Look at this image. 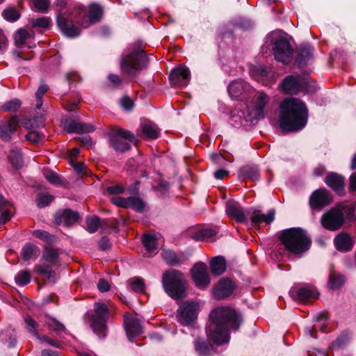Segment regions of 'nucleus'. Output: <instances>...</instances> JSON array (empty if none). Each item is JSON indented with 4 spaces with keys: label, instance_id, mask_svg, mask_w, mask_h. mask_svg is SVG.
I'll return each instance as SVG.
<instances>
[{
    "label": "nucleus",
    "instance_id": "f257e3e1",
    "mask_svg": "<svg viewBox=\"0 0 356 356\" xmlns=\"http://www.w3.org/2000/svg\"><path fill=\"white\" fill-rule=\"evenodd\" d=\"M241 323L236 312L227 307H220L211 311L206 331L214 343L222 345L229 340V329L237 330Z\"/></svg>",
    "mask_w": 356,
    "mask_h": 356
},
{
    "label": "nucleus",
    "instance_id": "f03ea898",
    "mask_svg": "<svg viewBox=\"0 0 356 356\" xmlns=\"http://www.w3.org/2000/svg\"><path fill=\"white\" fill-rule=\"evenodd\" d=\"M280 240L285 249L295 254H302L307 251L311 245V239L305 231L300 228L284 229L280 235Z\"/></svg>",
    "mask_w": 356,
    "mask_h": 356
},
{
    "label": "nucleus",
    "instance_id": "7ed1b4c3",
    "mask_svg": "<svg viewBox=\"0 0 356 356\" xmlns=\"http://www.w3.org/2000/svg\"><path fill=\"white\" fill-rule=\"evenodd\" d=\"M165 291L172 298L179 300L186 297V281L184 275L175 269L166 270L162 277Z\"/></svg>",
    "mask_w": 356,
    "mask_h": 356
},
{
    "label": "nucleus",
    "instance_id": "20e7f679",
    "mask_svg": "<svg viewBox=\"0 0 356 356\" xmlns=\"http://www.w3.org/2000/svg\"><path fill=\"white\" fill-rule=\"evenodd\" d=\"M355 209L353 206L343 204H338L325 212L321 218V225L329 231L339 229L345 222L344 214L348 217L353 215Z\"/></svg>",
    "mask_w": 356,
    "mask_h": 356
},
{
    "label": "nucleus",
    "instance_id": "39448f33",
    "mask_svg": "<svg viewBox=\"0 0 356 356\" xmlns=\"http://www.w3.org/2000/svg\"><path fill=\"white\" fill-rule=\"evenodd\" d=\"M147 63V59L144 52L136 49L124 56L120 62V70L129 76L136 75L143 70Z\"/></svg>",
    "mask_w": 356,
    "mask_h": 356
},
{
    "label": "nucleus",
    "instance_id": "423d86ee",
    "mask_svg": "<svg viewBox=\"0 0 356 356\" xmlns=\"http://www.w3.org/2000/svg\"><path fill=\"white\" fill-rule=\"evenodd\" d=\"M106 137L109 147L118 153L129 151L130 143L136 140L134 134L124 129H112L107 131Z\"/></svg>",
    "mask_w": 356,
    "mask_h": 356
},
{
    "label": "nucleus",
    "instance_id": "0eeeda50",
    "mask_svg": "<svg viewBox=\"0 0 356 356\" xmlns=\"http://www.w3.org/2000/svg\"><path fill=\"white\" fill-rule=\"evenodd\" d=\"M109 310L104 303L95 302L92 314H87L90 327L100 339L106 335V322L109 317Z\"/></svg>",
    "mask_w": 356,
    "mask_h": 356
},
{
    "label": "nucleus",
    "instance_id": "6e6552de",
    "mask_svg": "<svg viewBox=\"0 0 356 356\" xmlns=\"http://www.w3.org/2000/svg\"><path fill=\"white\" fill-rule=\"evenodd\" d=\"M307 113H280L279 127L284 132L302 129L307 122Z\"/></svg>",
    "mask_w": 356,
    "mask_h": 356
},
{
    "label": "nucleus",
    "instance_id": "1a4fd4ad",
    "mask_svg": "<svg viewBox=\"0 0 356 356\" xmlns=\"http://www.w3.org/2000/svg\"><path fill=\"white\" fill-rule=\"evenodd\" d=\"M199 305L195 302L186 301L177 310V320L182 325H191L197 318Z\"/></svg>",
    "mask_w": 356,
    "mask_h": 356
},
{
    "label": "nucleus",
    "instance_id": "9d476101",
    "mask_svg": "<svg viewBox=\"0 0 356 356\" xmlns=\"http://www.w3.org/2000/svg\"><path fill=\"white\" fill-rule=\"evenodd\" d=\"M231 124L234 127L254 125L265 118L264 113H227Z\"/></svg>",
    "mask_w": 356,
    "mask_h": 356
},
{
    "label": "nucleus",
    "instance_id": "9b49d317",
    "mask_svg": "<svg viewBox=\"0 0 356 356\" xmlns=\"http://www.w3.org/2000/svg\"><path fill=\"white\" fill-rule=\"evenodd\" d=\"M19 118L16 115L0 122V139L3 142H10L17 134Z\"/></svg>",
    "mask_w": 356,
    "mask_h": 356
},
{
    "label": "nucleus",
    "instance_id": "f8f14e48",
    "mask_svg": "<svg viewBox=\"0 0 356 356\" xmlns=\"http://www.w3.org/2000/svg\"><path fill=\"white\" fill-rule=\"evenodd\" d=\"M291 297L302 302H307L312 299H318L319 293L316 288L310 285H296L289 291Z\"/></svg>",
    "mask_w": 356,
    "mask_h": 356
},
{
    "label": "nucleus",
    "instance_id": "ddd939ff",
    "mask_svg": "<svg viewBox=\"0 0 356 356\" xmlns=\"http://www.w3.org/2000/svg\"><path fill=\"white\" fill-rule=\"evenodd\" d=\"M275 58L283 63H288L292 60V49L289 42L284 38H280L275 43L273 48Z\"/></svg>",
    "mask_w": 356,
    "mask_h": 356
},
{
    "label": "nucleus",
    "instance_id": "4468645a",
    "mask_svg": "<svg viewBox=\"0 0 356 356\" xmlns=\"http://www.w3.org/2000/svg\"><path fill=\"white\" fill-rule=\"evenodd\" d=\"M332 197L325 188L317 189L309 197V206L313 210H321L332 202Z\"/></svg>",
    "mask_w": 356,
    "mask_h": 356
},
{
    "label": "nucleus",
    "instance_id": "2eb2a0df",
    "mask_svg": "<svg viewBox=\"0 0 356 356\" xmlns=\"http://www.w3.org/2000/svg\"><path fill=\"white\" fill-rule=\"evenodd\" d=\"M191 275L197 286L207 287L210 283V278L207 266L202 262L196 264L191 269Z\"/></svg>",
    "mask_w": 356,
    "mask_h": 356
},
{
    "label": "nucleus",
    "instance_id": "dca6fc26",
    "mask_svg": "<svg viewBox=\"0 0 356 356\" xmlns=\"http://www.w3.org/2000/svg\"><path fill=\"white\" fill-rule=\"evenodd\" d=\"M171 85L175 87H182L188 85L190 81V70L188 67L181 65L172 70L170 74Z\"/></svg>",
    "mask_w": 356,
    "mask_h": 356
},
{
    "label": "nucleus",
    "instance_id": "f3484780",
    "mask_svg": "<svg viewBox=\"0 0 356 356\" xmlns=\"http://www.w3.org/2000/svg\"><path fill=\"white\" fill-rule=\"evenodd\" d=\"M64 129L68 133L86 134L90 133L95 130V127L90 123H86L79 120H74L62 121Z\"/></svg>",
    "mask_w": 356,
    "mask_h": 356
},
{
    "label": "nucleus",
    "instance_id": "a211bd4d",
    "mask_svg": "<svg viewBox=\"0 0 356 356\" xmlns=\"http://www.w3.org/2000/svg\"><path fill=\"white\" fill-rule=\"evenodd\" d=\"M275 214L274 209L268 211L266 215L256 209L247 210V216H250L251 222L254 226H259L263 222L270 225L275 219Z\"/></svg>",
    "mask_w": 356,
    "mask_h": 356
},
{
    "label": "nucleus",
    "instance_id": "6ab92c4d",
    "mask_svg": "<svg viewBox=\"0 0 356 356\" xmlns=\"http://www.w3.org/2000/svg\"><path fill=\"white\" fill-rule=\"evenodd\" d=\"M305 86V81L300 76H287L282 82V90L288 94H297Z\"/></svg>",
    "mask_w": 356,
    "mask_h": 356
},
{
    "label": "nucleus",
    "instance_id": "aec40b11",
    "mask_svg": "<svg viewBox=\"0 0 356 356\" xmlns=\"http://www.w3.org/2000/svg\"><path fill=\"white\" fill-rule=\"evenodd\" d=\"M252 90L248 83L241 79L232 81L228 86L229 94L233 99H238Z\"/></svg>",
    "mask_w": 356,
    "mask_h": 356
},
{
    "label": "nucleus",
    "instance_id": "412c9836",
    "mask_svg": "<svg viewBox=\"0 0 356 356\" xmlns=\"http://www.w3.org/2000/svg\"><path fill=\"white\" fill-rule=\"evenodd\" d=\"M79 218V215L76 211L70 209L58 211L55 215V222L56 225L64 224L65 226H71L74 224Z\"/></svg>",
    "mask_w": 356,
    "mask_h": 356
},
{
    "label": "nucleus",
    "instance_id": "4be33fe9",
    "mask_svg": "<svg viewBox=\"0 0 356 356\" xmlns=\"http://www.w3.org/2000/svg\"><path fill=\"white\" fill-rule=\"evenodd\" d=\"M24 321L27 325L26 328L29 332H31L38 339H39L41 342H45L47 344L52 346L56 348H60V343L54 340L51 339L47 336L40 335L37 331V327H38V323L31 316H27L24 318Z\"/></svg>",
    "mask_w": 356,
    "mask_h": 356
},
{
    "label": "nucleus",
    "instance_id": "5701e85b",
    "mask_svg": "<svg viewBox=\"0 0 356 356\" xmlns=\"http://www.w3.org/2000/svg\"><path fill=\"white\" fill-rule=\"evenodd\" d=\"M226 213L239 222L247 221V211H244L241 205L237 202H228L226 204Z\"/></svg>",
    "mask_w": 356,
    "mask_h": 356
},
{
    "label": "nucleus",
    "instance_id": "b1692460",
    "mask_svg": "<svg viewBox=\"0 0 356 356\" xmlns=\"http://www.w3.org/2000/svg\"><path fill=\"white\" fill-rule=\"evenodd\" d=\"M124 326L127 337L130 341H133L132 338L143 332V326L141 323L136 317L126 318L124 321Z\"/></svg>",
    "mask_w": 356,
    "mask_h": 356
},
{
    "label": "nucleus",
    "instance_id": "393cba45",
    "mask_svg": "<svg viewBox=\"0 0 356 356\" xmlns=\"http://www.w3.org/2000/svg\"><path fill=\"white\" fill-rule=\"evenodd\" d=\"M325 182L339 195L344 193V179L339 174L329 173L325 179Z\"/></svg>",
    "mask_w": 356,
    "mask_h": 356
},
{
    "label": "nucleus",
    "instance_id": "a878e982",
    "mask_svg": "<svg viewBox=\"0 0 356 356\" xmlns=\"http://www.w3.org/2000/svg\"><path fill=\"white\" fill-rule=\"evenodd\" d=\"M269 100L268 95L262 91H258L255 93L250 104H248V108L254 111H263Z\"/></svg>",
    "mask_w": 356,
    "mask_h": 356
},
{
    "label": "nucleus",
    "instance_id": "bb28decb",
    "mask_svg": "<svg viewBox=\"0 0 356 356\" xmlns=\"http://www.w3.org/2000/svg\"><path fill=\"white\" fill-rule=\"evenodd\" d=\"M281 111H307L305 104L300 99L289 97L280 104Z\"/></svg>",
    "mask_w": 356,
    "mask_h": 356
},
{
    "label": "nucleus",
    "instance_id": "cd10ccee",
    "mask_svg": "<svg viewBox=\"0 0 356 356\" xmlns=\"http://www.w3.org/2000/svg\"><path fill=\"white\" fill-rule=\"evenodd\" d=\"M233 290L234 285L232 282L229 279H222L218 282L213 293L217 299L221 300L230 296Z\"/></svg>",
    "mask_w": 356,
    "mask_h": 356
},
{
    "label": "nucleus",
    "instance_id": "c85d7f7f",
    "mask_svg": "<svg viewBox=\"0 0 356 356\" xmlns=\"http://www.w3.org/2000/svg\"><path fill=\"white\" fill-rule=\"evenodd\" d=\"M57 24L59 29L67 37H75L79 34V29L74 26L72 21L64 17H58Z\"/></svg>",
    "mask_w": 356,
    "mask_h": 356
},
{
    "label": "nucleus",
    "instance_id": "c756f323",
    "mask_svg": "<svg viewBox=\"0 0 356 356\" xmlns=\"http://www.w3.org/2000/svg\"><path fill=\"white\" fill-rule=\"evenodd\" d=\"M140 129L143 136L147 139H156L159 136L160 130L157 125L148 120L141 122Z\"/></svg>",
    "mask_w": 356,
    "mask_h": 356
},
{
    "label": "nucleus",
    "instance_id": "7c9ffc66",
    "mask_svg": "<svg viewBox=\"0 0 356 356\" xmlns=\"http://www.w3.org/2000/svg\"><path fill=\"white\" fill-rule=\"evenodd\" d=\"M336 248L341 252L350 251L353 246V241L350 236L346 233L339 234L334 240Z\"/></svg>",
    "mask_w": 356,
    "mask_h": 356
},
{
    "label": "nucleus",
    "instance_id": "2f4dec72",
    "mask_svg": "<svg viewBox=\"0 0 356 356\" xmlns=\"http://www.w3.org/2000/svg\"><path fill=\"white\" fill-rule=\"evenodd\" d=\"M19 123L26 129L33 130L44 126V119L43 115L40 113L33 117H23L19 119Z\"/></svg>",
    "mask_w": 356,
    "mask_h": 356
},
{
    "label": "nucleus",
    "instance_id": "473e14b6",
    "mask_svg": "<svg viewBox=\"0 0 356 356\" xmlns=\"http://www.w3.org/2000/svg\"><path fill=\"white\" fill-rule=\"evenodd\" d=\"M103 14L102 7L97 4H92L89 7V20L88 22H83L82 26L87 28L89 25L99 22Z\"/></svg>",
    "mask_w": 356,
    "mask_h": 356
},
{
    "label": "nucleus",
    "instance_id": "72a5a7b5",
    "mask_svg": "<svg viewBox=\"0 0 356 356\" xmlns=\"http://www.w3.org/2000/svg\"><path fill=\"white\" fill-rule=\"evenodd\" d=\"M142 241L147 250L145 254H147L148 257H152V253L156 251L158 248L157 238L155 235L146 234L143 236Z\"/></svg>",
    "mask_w": 356,
    "mask_h": 356
},
{
    "label": "nucleus",
    "instance_id": "f704fd0d",
    "mask_svg": "<svg viewBox=\"0 0 356 356\" xmlns=\"http://www.w3.org/2000/svg\"><path fill=\"white\" fill-rule=\"evenodd\" d=\"M211 273L215 275H220L226 269V264L224 257L218 256L213 258L210 261Z\"/></svg>",
    "mask_w": 356,
    "mask_h": 356
},
{
    "label": "nucleus",
    "instance_id": "c9c22d12",
    "mask_svg": "<svg viewBox=\"0 0 356 356\" xmlns=\"http://www.w3.org/2000/svg\"><path fill=\"white\" fill-rule=\"evenodd\" d=\"M21 254L22 259L27 261L33 257H38L40 254V249L35 245L26 243L22 248Z\"/></svg>",
    "mask_w": 356,
    "mask_h": 356
},
{
    "label": "nucleus",
    "instance_id": "e433bc0d",
    "mask_svg": "<svg viewBox=\"0 0 356 356\" xmlns=\"http://www.w3.org/2000/svg\"><path fill=\"white\" fill-rule=\"evenodd\" d=\"M51 264L44 261L42 264L36 265L34 267V272L46 277L50 280L55 277V271L52 270Z\"/></svg>",
    "mask_w": 356,
    "mask_h": 356
},
{
    "label": "nucleus",
    "instance_id": "4c0bfd02",
    "mask_svg": "<svg viewBox=\"0 0 356 356\" xmlns=\"http://www.w3.org/2000/svg\"><path fill=\"white\" fill-rule=\"evenodd\" d=\"M8 160L12 166L16 169H19L23 165L22 155L19 149L15 148L10 150Z\"/></svg>",
    "mask_w": 356,
    "mask_h": 356
},
{
    "label": "nucleus",
    "instance_id": "58836bf2",
    "mask_svg": "<svg viewBox=\"0 0 356 356\" xmlns=\"http://www.w3.org/2000/svg\"><path fill=\"white\" fill-rule=\"evenodd\" d=\"M195 350L200 356H208L212 350V345L202 339H196L194 342Z\"/></svg>",
    "mask_w": 356,
    "mask_h": 356
},
{
    "label": "nucleus",
    "instance_id": "ea45409f",
    "mask_svg": "<svg viewBox=\"0 0 356 356\" xmlns=\"http://www.w3.org/2000/svg\"><path fill=\"white\" fill-rule=\"evenodd\" d=\"M240 172L241 176L253 181H257L260 177L259 171L257 166H243L241 168Z\"/></svg>",
    "mask_w": 356,
    "mask_h": 356
},
{
    "label": "nucleus",
    "instance_id": "a19ab883",
    "mask_svg": "<svg viewBox=\"0 0 356 356\" xmlns=\"http://www.w3.org/2000/svg\"><path fill=\"white\" fill-rule=\"evenodd\" d=\"M161 254L163 259L170 266H177L181 264V259L172 250H163Z\"/></svg>",
    "mask_w": 356,
    "mask_h": 356
},
{
    "label": "nucleus",
    "instance_id": "79ce46f5",
    "mask_svg": "<svg viewBox=\"0 0 356 356\" xmlns=\"http://www.w3.org/2000/svg\"><path fill=\"white\" fill-rule=\"evenodd\" d=\"M58 257L57 250L52 248H46L44 249L42 260L47 263L54 265L56 263V259Z\"/></svg>",
    "mask_w": 356,
    "mask_h": 356
},
{
    "label": "nucleus",
    "instance_id": "37998d69",
    "mask_svg": "<svg viewBox=\"0 0 356 356\" xmlns=\"http://www.w3.org/2000/svg\"><path fill=\"white\" fill-rule=\"evenodd\" d=\"M216 233L214 229H203L195 232L193 238L196 241H209L211 238L214 236Z\"/></svg>",
    "mask_w": 356,
    "mask_h": 356
},
{
    "label": "nucleus",
    "instance_id": "c03bdc74",
    "mask_svg": "<svg viewBox=\"0 0 356 356\" xmlns=\"http://www.w3.org/2000/svg\"><path fill=\"white\" fill-rule=\"evenodd\" d=\"M312 49L310 47L306 46L301 48L298 57L296 58V62L298 65H305L307 60L312 56Z\"/></svg>",
    "mask_w": 356,
    "mask_h": 356
},
{
    "label": "nucleus",
    "instance_id": "a18cd8bd",
    "mask_svg": "<svg viewBox=\"0 0 356 356\" xmlns=\"http://www.w3.org/2000/svg\"><path fill=\"white\" fill-rule=\"evenodd\" d=\"M128 208H131L137 212H143L145 207V203L138 197H129Z\"/></svg>",
    "mask_w": 356,
    "mask_h": 356
},
{
    "label": "nucleus",
    "instance_id": "49530a36",
    "mask_svg": "<svg viewBox=\"0 0 356 356\" xmlns=\"http://www.w3.org/2000/svg\"><path fill=\"white\" fill-rule=\"evenodd\" d=\"M86 222L88 232L94 233L100 226L101 219L97 216H89L86 218Z\"/></svg>",
    "mask_w": 356,
    "mask_h": 356
},
{
    "label": "nucleus",
    "instance_id": "de8ad7c7",
    "mask_svg": "<svg viewBox=\"0 0 356 356\" xmlns=\"http://www.w3.org/2000/svg\"><path fill=\"white\" fill-rule=\"evenodd\" d=\"M46 325L49 330H52L56 334H59L60 332L65 330V327L64 325L53 318H49L46 321Z\"/></svg>",
    "mask_w": 356,
    "mask_h": 356
},
{
    "label": "nucleus",
    "instance_id": "09e8293b",
    "mask_svg": "<svg viewBox=\"0 0 356 356\" xmlns=\"http://www.w3.org/2000/svg\"><path fill=\"white\" fill-rule=\"evenodd\" d=\"M49 87L45 83H42L35 92L36 104L35 108L38 110L42 108V97L48 91Z\"/></svg>",
    "mask_w": 356,
    "mask_h": 356
},
{
    "label": "nucleus",
    "instance_id": "8fccbe9b",
    "mask_svg": "<svg viewBox=\"0 0 356 356\" xmlns=\"http://www.w3.org/2000/svg\"><path fill=\"white\" fill-rule=\"evenodd\" d=\"M44 135L34 130H30L26 135V139L33 143L38 144L44 141Z\"/></svg>",
    "mask_w": 356,
    "mask_h": 356
},
{
    "label": "nucleus",
    "instance_id": "3c124183",
    "mask_svg": "<svg viewBox=\"0 0 356 356\" xmlns=\"http://www.w3.org/2000/svg\"><path fill=\"white\" fill-rule=\"evenodd\" d=\"M130 288L132 291L137 293H142L145 290V283L143 279L136 277L129 281Z\"/></svg>",
    "mask_w": 356,
    "mask_h": 356
},
{
    "label": "nucleus",
    "instance_id": "603ef678",
    "mask_svg": "<svg viewBox=\"0 0 356 356\" xmlns=\"http://www.w3.org/2000/svg\"><path fill=\"white\" fill-rule=\"evenodd\" d=\"M15 282L19 286H25L30 282L31 275L27 270L20 271L15 276Z\"/></svg>",
    "mask_w": 356,
    "mask_h": 356
},
{
    "label": "nucleus",
    "instance_id": "864d4df0",
    "mask_svg": "<svg viewBox=\"0 0 356 356\" xmlns=\"http://www.w3.org/2000/svg\"><path fill=\"white\" fill-rule=\"evenodd\" d=\"M22 105V102L19 99H13L1 106L3 111H15L18 110Z\"/></svg>",
    "mask_w": 356,
    "mask_h": 356
},
{
    "label": "nucleus",
    "instance_id": "5fc2aeb1",
    "mask_svg": "<svg viewBox=\"0 0 356 356\" xmlns=\"http://www.w3.org/2000/svg\"><path fill=\"white\" fill-rule=\"evenodd\" d=\"M54 199L53 195L49 194H40L36 199L37 206L40 208L49 205Z\"/></svg>",
    "mask_w": 356,
    "mask_h": 356
},
{
    "label": "nucleus",
    "instance_id": "6e6d98bb",
    "mask_svg": "<svg viewBox=\"0 0 356 356\" xmlns=\"http://www.w3.org/2000/svg\"><path fill=\"white\" fill-rule=\"evenodd\" d=\"M344 282V277L343 275H330L329 284L332 289L340 288Z\"/></svg>",
    "mask_w": 356,
    "mask_h": 356
},
{
    "label": "nucleus",
    "instance_id": "4d7b16f0",
    "mask_svg": "<svg viewBox=\"0 0 356 356\" xmlns=\"http://www.w3.org/2000/svg\"><path fill=\"white\" fill-rule=\"evenodd\" d=\"M29 37V34L25 29L19 30L15 35V42L16 45L20 46L25 43L27 38Z\"/></svg>",
    "mask_w": 356,
    "mask_h": 356
},
{
    "label": "nucleus",
    "instance_id": "13d9d810",
    "mask_svg": "<svg viewBox=\"0 0 356 356\" xmlns=\"http://www.w3.org/2000/svg\"><path fill=\"white\" fill-rule=\"evenodd\" d=\"M2 15L6 20L11 22L17 20L20 16L19 13L13 8L6 9Z\"/></svg>",
    "mask_w": 356,
    "mask_h": 356
},
{
    "label": "nucleus",
    "instance_id": "bf43d9fd",
    "mask_svg": "<svg viewBox=\"0 0 356 356\" xmlns=\"http://www.w3.org/2000/svg\"><path fill=\"white\" fill-rule=\"evenodd\" d=\"M34 7L40 13H47L49 1L48 0H33Z\"/></svg>",
    "mask_w": 356,
    "mask_h": 356
},
{
    "label": "nucleus",
    "instance_id": "052dcab7",
    "mask_svg": "<svg viewBox=\"0 0 356 356\" xmlns=\"http://www.w3.org/2000/svg\"><path fill=\"white\" fill-rule=\"evenodd\" d=\"M50 19L49 17H42L32 21L33 27H40L46 29L49 26Z\"/></svg>",
    "mask_w": 356,
    "mask_h": 356
},
{
    "label": "nucleus",
    "instance_id": "680f3d73",
    "mask_svg": "<svg viewBox=\"0 0 356 356\" xmlns=\"http://www.w3.org/2000/svg\"><path fill=\"white\" fill-rule=\"evenodd\" d=\"M120 104L124 110H131L134 108V103L128 96H124L120 99Z\"/></svg>",
    "mask_w": 356,
    "mask_h": 356
},
{
    "label": "nucleus",
    "instance_id": "e2e57ef3",
    "mask_svg": "<svg viewBox=\"0 0 356 356\" xmlns=\"http://www.w3.org/2000/svg\"><path fill=\"white\" fill-rule=\"evenodd\" d=\"M129 197L124 198L120 197H113L111 198V202L120 207L128 208Z\"/></svg>",
    "mask_w": 356,
    "mask_h": 356
},
{
    "label": "nucleus",
    "instance_id": "0e129e2a",
    "mask_svg": "<svg viewBox=\"0 0 356 356\" xmlns=\"http://www.w3.org/2000/svg\"><path fill=\"white\" fill-rule=\"evenodd\" d=\"M33 235L35 237L40 238L44 241H49L51 239L50 234L47 232L43 230H35L33 233Z\"/></svg>",
    "mask_w": 356,
    "mask_h": 356
},
{
    "label": "nucleus",
    "instance_id": "69168bd1",
    "mask_svg": "<svg viewBox=\"0 0 356 356\" xmlns=\"http://www.w3.org/2000/svg\"><path fill=\"white\" fill-rule=\"evenodd\" d=\"M45 178L49 181L51 184L58 185L60 184V180L54 172H49L45 174Z\"/></svg>",
    "mask_w": 356,
    "mask_h": 356
},
{
    "label": "nucleus",
    "instance_id": "338daca9",
    "mask_svg": "<svg viewBox=\"0 0 356 356\" xmlns=\"http://www.w3.org/2000/svg\"><path fill=\"white\" fill-rule=\"evenodd\" d=\"M108 193L111 195H115V194H121L124 191V189L122 186L116 185V186H108L106 189Z\"/></svg>",
    "mask_w": 356,
    "mask_h": 356
},
{
    "label": "nucleus",
    "instance_id": "774afa93",
    "mask_svg": "<svg viewBox=\"0 0 356 356\" xmlns=\"http://www.w3.org/2000/svg\"><path fill=\"white\" fill-rule=\"evenodd\" d=\"M108 79L114 86H120L122 83V79L117 74H109Z\"/></svg>",
    "mask_w": 356,
    "mask_h": 356
}]
</instances>
